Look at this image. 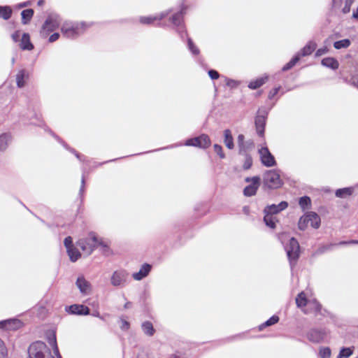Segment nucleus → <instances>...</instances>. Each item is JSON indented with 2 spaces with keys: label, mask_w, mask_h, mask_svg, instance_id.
<instances>
[{
  "label": "nucleus",
  "mask_w": 358,
  "mask_h": 358,
  "mask_svg": "<svg viewBox=\"0 0 358 358\" xmlns=\"http://www.w3.org/2000/svg\"><path fill=\"white\" fill-rule=\"evenodd\" d=\"M316 43L313 41H309L301 50V53L297 55L305 57L310 55L316 48Z\"/></svg>",
  "instance_id": "obj_20"
},
{
  "label": "nucleus",
  "mask_w": 358,
  "mask_h": 358,
  "mask_svg": "<svg viewBox=\"0 0 358 358\" xmlns=\"http://www.w3.org/2000/svg\"><path fill=\"white\" fill-rule=\"evenodd\" d=\"M358 244V241H351L349 242L347 241H341L338 245H347V244Z\"/></svg>",
  "instance_id": "obj_57"
},
{
  "label": "nucleus",
  "mask_w": 358,
  "mask_h": 358,
  "mask_svg": "<svg viewBox=\"0 0 358 358\" xmlns=\"http://www.w3.org/2000/svg\"><path fill=\"white\" fill-rule=\"evenodd\" d=\"M67 253L71 262H76L81 256L79 250L74 246L67 250Z\"/></svg>",
  "instance_id": "obj_26"
},
{
  "label": "nucleus",
  "mask_w": 358,
  "mask_h": 358,
  "mask_svg": "<svg viewBox=\"0 0 358 358\" xmlns=\"http://www.w3.org/2000/svg\"><path fill=\"white\" fill-rule=\"evenodd\" d=\"M336 244H329V245H322V246H320L317 250V254H322L324 253V252L327 251V250H331L334 245H336Z\"/></svg>",
  "instance_id": "obj_44"
},
{
  "label": "nucleus",
  "mask_w": 358,
  "mask_h": 358,
  "mask_svg": "<svg viewBox=\"0 0 358 358\" xmlns=\"http://www.w3.org/2000/svg\"><path fill=\"white\" fill-rule=\"evenodd\" d=\"M7 355V350L3 342L0 339V357H5Z\"/></svg>",
  "instance_id": "obj_47"
},
{
  "label": "nucleus",
  "mask_w": 358,
  "mask_h": 358,
  "mask_svg": "<svg viewBox=\"0 0 358 358\" xmlns=\"http://www.w3.org/2000/svg\"><path fill=\"white\" fill-rule=\"evenodd\" d=\"M188 146H195L201 148H208L210 145V140L208 135L201 134L198 137L188 139L185 143Z\"/></svg>",
  "instance_id": "obj_9"
},
{
  "label": "nucleus",
  "mask_w": 358,
  "mask_h": 358,
  "mask_svg": "<svg viewBox=\"0 0 358 358\" xmlns=\"http://www.w3.org/2000/svg\"><path fill=\"white\" fill-rule=\"evenodd\" d=\"M268 112L266 109H259L255 117L256 131L259 136H264Z\"/></svg>",
  "instance_id": "obj_7"
},
{
  "label": "nucleus",
  "mask_w": 358,
  "mask_h": 358,
  "mask_svg": "<svg viewBox=\"0 0 358 358\" xmlns=\"http://www.w3.org/2000/svg\"><path fill=\"white\" fill-rule=\"evenodd\" d=\"M120 321L122 323L120 328L124 331L128 330L129 328V323L124 319H121Z\"/></svg>",
  "instance_id": "obj_51"
},
{
  "label": "nucleus",
  "mask_w": 358,
  "mask_h": 358,
  "mask_svg": "<svg viewBox=\"0 0 358 358\" xmlns=\"http://www.w3.org/2000/svg\"><path fill=\"white\" fill-rule=\"evenodd\" d=\"M64 245L66 248V250L72 247H73V241H72V238L71 236H68L66 237L65 239H64Z\"/></svg>",
  "instance_id": "obj_48"
},
{
  "label": "nucleus",
  "mask_w": 358,
  "mask_h": 358,
  "mask_svg": "<svg viewBox=\"0 0 358 358\" xmlns=\"http://www.w3.org/2000/svg\"><path fill=\"white\" fill-rule=\"evenodd\" d=\"M252 165V159L251 156H250L248 155H245V162H244V164L243 166V169L245 170H248V169H250Z\"/></svg>",
  "instance_id": "obj_42"
},
{
  "label": "nucleus",
  "mask_w": 358,
  "mask_h": 358,
  "mask_svg": "<svg viewBox=\"0 0 358 358\" xmlns=\"http://www.w3.org/2000/svg\"><path fill=\"white\" fill-rule=\"evenodd\" d=\"M264 221L266 226L269 227L271 229H274L275 227V217L273 215H270L268 213H264Z\"/></svg>",
  "instance_id": "obj_31"
},
{
  "label": "nucleus",
  "mask_w": 358,
  "mask_h": 358,
  "mask_svg": "<svg viewBox=\"0 0 358 358\" xmlns=\"http://www.w3.org/2000/svg\"><path fill=\"white\" fill-rule=\"evenodd\" d=\"M76 284L82 294H88L91 292V284L83 276L78 277Z\"/></svg>",
  "instance_id": "obj_16"
},
{
  "label": "nucleus",
  "mask_w": 358,
  "mask_h": 358,
  "mask_svg": "<svg viewBox=\"0 0 358 358\" xmlns=\"http://www.w3.org/2000/svg\"><path fill=\"white\" fill-rule=\"evenodd\" d=\"M351 5H352L351 3H348L345 2V5L343 8V13H348L350 12Z\"/></svg>",
  "instance_id": "obj_55"
},
{
  "label": "nucleus",
  "mask_w": 358,
  "mask_h": 358,
  "mask_svg": "<svg viewBox=\"0 0 358 358\" xmlns=\"http://www.w3.org/2000/svg\"><path fill=\"white\" fill-rule=\"evenodd\" d=\"M86 29L85 23L64 22L61 28L62 33L69 38H74L84 32Z\"/></svg>",
  "instance_id": "obj_2"
},
{
  "label": "nucleus",
  "mask_w": 358,
  "mask_h": 358,
  "mask_svg": "<svg viewBox=\"0 0 358 358\" xmlns=\"http://www.w3.org/2000/svg\"><path fill=\"white\" fill-rule=\"evenodd\" d=\"M320 224V217L314 212H310L304 216H302L298 223L300 230H305L308 225H310L315 229H317L319 228Z\"/></svg>",
  "instance_id": "obj_4"
},
{
  "label": "nucleus",
  "mask_w": 358,
  "mask_h": 358,
  "mask_svg": "<svg viewBox=\"0 0 358 358\" xmlns=\"http://www.w3.org/2000/svg\"><path fill=\"white\" fill-rule=\"evenodd\" d=\"M300 59L299 55L294 56L288 63H287L282 69L283 71H286L292 69Z\"/></svg>",
  "instance_id": "obj_36"
},
{
  "label": "nucleus",
  "mask_w": 358,
  "mask_h": 358,
  "mask_svg": "<svg viewBox=\"0 0 358 358\" xmlns=\"http://www.w3.org/2000/svg\"><path fill=\"white\" fill-rule=\"evenodd\" d=\"M327 52V49L326 48H320L316 51L315 55L317 57H320V56L324 55Z\"/></svg>",
  "instance_id": "obj_52"
},
{
  "label": "nucleus",
  "mask_w": 358,
  "mask_h": 358,
  "mask_svg": "<svg viewBox=\"0 0 358 358\" xmlns=\"http://www.w3.org/2000/svg\"><path fill=\"white\" fill-rule=\"evenodd\" d=\"M12 9L9 6H0V18L8 20L10 17Z\"/></svg>",
  "instance_id": "obj_30"
},
{
  "label": "nucleus",
  "mask_w": 358,
  "mask_h": 358,
  "mask_svg": "<svg viewBox=\"0 0 358 358\" xmlns=\"http://www.w3.org/2000/svg\"><path fill=\"white\" fill-rule=\"evenodd\" d=\"M20 36V31H17L11 35V37L15 42H17L19 40Z\"/></svg>",
  "instance_id": "obj_54"
},
{
  "label": "nucleus",
  "mask_w": 358,
  "mask_h": 358,
  "mask_svg": "<svg viewBox=\"0 0 358 358\" xmlns=\"http://www.w3.org/2000/svg\"><path fill=\"white\" fill-rule=\"evenodd\" d=\"M308 305L309 308L316 313L321 311L322 306L317 300L313 299L312 301H309Z\"/></svg>",
  "instance_id": "obj_37"
},
{
  "label": "nucleus",
  "mask_w": 358,
  "mask_h": 358,
  "mask_svg": "<svg viewBox=\"0 0 358 358\" xmlns=\"http://www.w3.org/2000/svg\"><path fill=\"white\" fill-rule=\"evenodd\" d=\"M15 58L14 57L12 58L11 62H12L13 64L15 63Z\"/></svg>",
  "instance_id": "obj_64"
},
{
  "label": "nucleus",
  "mask_w": 358,
  "mask_h": 358,
  "mask_svg": "<svg viewBox=\"0 0 358 358\" xmlns=\"http://www.w3.org/2000/svg\"><path fill=\"white\" fill-rule=\"evenodd\" d=\"M353 192V188L352 187H345L342 189H338L336 191V196L337 197L345 198L348 196H350Z\"/></svg>",
  "instance_id": "obj_28"
},
{
  "label": "nucleus",
  "mask_w": 358,
  "mask_h": 358,
  "mask_svg": "<svg viewBox=\"0 0 358 358\" xmlns=\"http://www.w3.org/2000/svg\"><path fill=\"white\" fill-rule=\"evenodd\" d=\"M49 343L50 345H52V347L53 348V352L55 354V355L57 357H58V354H59V352L58 347L57 345L55 335L53 334L52 338H49Z\"/></svg>",
  "instance_id": "obj_40"
},
{
  "label": "nucleus",
  "mask_w": 358,
  "mask_h": 358,
  "mask_svg": "<svg viewBox=\"0 0 358 358\" xmlns=\"http://www.w3.org/2000/svg\"><path fill=\"white\" fill-rule=\"evenodd\" d=\"M34 15V10L33 9H26L22 11L21 16H22V23L23 24H27L31 19L32 16Z\"/></svg>",
  "instance_id": "obj_25"
},
{
  "label": "nucleus",
  "mask_w": 358,
  "mask_h": 358,
  "mask_svg": "<svg viewBox=\"0 0 358 358\" xmlns=\"http://www.w3.org/2000/svg\"><path fill=\"white\" fill-rule=\"evenodd\" d=\"M355 0H345V2L346 3H351L352 4V3L354 2Z\"/></svg>",
  "instance_id": "obj_63"
},
{
  "label": "nucleus",
  "mask_w": 358,
  "mask_h": 358,
  "mask_svg": "<svg viewBox=\"0 0 358 358\" xmlns=\"http://www.w3.org/2000/svg\"><path fill=\"white\" fill-rule=\"evenodd\" d=\"M299 203L303 209L308 208L310 205V199L308 196L301 197Z\"/></svg>",
  "instance_id": "obj_39"
},
{
  "label": "nucleus",
  "mask_w": 358,
  "mask_h": 358,
  "mask_svg": "<svg viewBox=\"0 0 358 358\" xmlns=\"http://www.w3.org/2000/svg\"><path fill=\"white\" fill-rule=\"evenodd\" d=\"M169 13H162L159 15L155 17H141L140 22L143 24H151L155 20H160L168 15Z\"/></svg>",
  "instance_id": "obj_22"
},
{
  "label": "nucleus",
  "mask_w": 358,
  "mask_h": 358,
  "mask_svg": "<svg viewBox=\"0 0 358 358\" xmlns=\"http://www.w3.org/2000/svg\"><path fill=\"white\" fill-rule=\"evenodd\" d=\"M59 37V34L58 33H54L49 38V41L50 43L56 41Z\"/></svg>",
  "instance_id": "obj_53"
},
{
  "label": "nucleus",
  "mask_w": 358,
  "mask_h": 358,
  "mask_svg": "<svg viewBox=\"0 0 358 358\" xmlns=\"http://www.w3.org/2000/svg\"><path fill=\"white\" fill-rule=\"evenodd\" d=\"M326 332L324 330L313 329L307 334L309 341L313 343H320L324 339Z\"/></svg>",
  "instance_id": "obj_13"
},
{
  "label": "nucleus",
  "mask_w": 358,
  "mask_h": 358,
  "mask_svg": "<svg viewBox=\"0 0 358 358\" xmlns=\"http://www.w3.org/2000/svg\"><path fill=\"white\" fill-rule=\"evenodd\" d=\"M70 312L73 314L77 315H88L90 309L88 307L83 305H72L69 307Z\"/></svg>",
  "instance_id": "obj_18"
},
{
  "label": "nucleus",
  "mask_w": 358,
  "mask_h": 358,
  "mask_svg": "<svg viewBox=\"0 0 358 358\" xmlns=\"http://www.w3.org/2000/svg\"><path fill=\"white\" fill-rule=\"evenodd\" d=\"M264 184L270 189H277L282 185L280 173L276 170L267 171L264 175Z\"/></svg>",
  "instance_id": "obj_5"
},
{
  "label": "nucleus",
  "mask_w": 358,
  "mask_h": 358,
  "mask_svg": "<svg viewBox=\"0 0 358 358\" xmlns=\"http://www.w3.org/2000/svg\"><path fill=\"white\" fill-rule=\"evenodd\" d=\"M131 306V302H127L125 304H124V308H130Z\"/></svg>",
  "instance_id": "obj_61"
},
{
  "label": "nucleus",
  "mask_w": 358,
  "mask_h": 358,
  "mask_svg": "<svg viewBox=\"0 0 358 358\" xmlns=\"http://www.w3.org/2000/svg\"><path fill=\"white\" fill-rule=\"evenodd\" d=\"M320 355L322 358H329L331 356V350L328 348H324L320 350Z\"/></svg>",
  "instance_id": "obj_45"
},
{
  "label": "nucleus",
  "mask_w": 358,
  "mask_h": 358,
  "mask_svg": "<svg viewBox=\"0 0 358 358\" xmlns=\"http://www.w3.org/2000/svg\"><path fill=\"white\" fill-rule=\"evenodd\" d=\"M352 16L354 18H356L358 20V8H357V10L353 13Z\"/></svg>",
  "instance_id": "obj_60"
},
{
  "label": "nucleus",
  "mask_w": 358,
  "mask_h": 358,
  "mask_svg": "<svg viewBox=\"0 0 358 358\" xmlns=\"http://www.w3.org/2000/svg\"><path fill=\"white\" fill-rule=\"evenodd\" d=\"M213 148H214V151L220 156V158L224 159L225 157V155L222 151V148L221 145L215 144Z\"/></svg>",
  "instance_id": "obj_46"
},
{
  "label": "nucleus",
  "mask_w": 358,
  "mask_h": 358,
  "mask_svg": "<svg viewBox=\"0 0 358 358\" xmlns=\"http://www.w3.org/2000/svg\"><path fill=\"white\" fill-rule=\"evenodd\" d=\"M224 143L228 149H233L234 148V138L231 132L229 129H226L224 131Z\"/></svg>",
  "instance_id": "obj_21"
},
{
  "label": "nucleus",
  "mask_w": 358,
  "mask_h": 358,
  "mask_svg": "<svg viewBox=\"0 0 358 358\" xmlns=\"http://www.w3.org/2000/svg\"><path fill=\"white\" fill-rule=\"evenodd\" d=\"M308 302L303 292L299 293L296 298V303L299 308L305 307Z\"/></svg>",
  "instance_id": "obj_27"
},
{
  "label": "nucleus",
  "mask_w": 358,
  "mask_h": 358,
  "mask_svg": "<svg viewBox=\"0 0 358 358\" xmlns=\"http://www.w3.org/2000/svg\"><path fill=\"white\" fill-rule=\"evenodd\" d=\"M141 327H142V330L144 332V334L149 336H153L155 332L153 325L150 322H148V321L144 322L142 324Z\"/></svg>",
  "instance_id": "obj_24"
},
{
  "label": "nucleus",
  "mask_w": 358,
  "mask_h": 358,
  "mask_svg": "<svg viewBox=\"0 0 358 358\" xmlns=\"http://www.w3.org/2000/svg\"><path fill=\"white\" fill-rule=\"evenodd\" d=\"M24 76H25V71L24 70L20 71L16 75V82L17 85L19 87H22L24 86Z\"/></svg>",
  "instance_id": "obj_35"
},
{
  "label": "nucleus",
  "mask_w": 358,
  "mask_h": 358,
  "mask_svg": "<svg viewBox=\"0 0 358 358\" xmlns=\"http://www.w3.org/2000/svg\"><path fill=\"white\" fill-rule=\"evenodd\" d=\"M10 141V137L7 134L0 135V150H4Z\"/></svg>",
  "instance_id": "obj_32"
},
{
  "label": "nucleus",
  "mask_w": 358,
  "mask_h": 358,
  "mask_svg": "<svg viewBox=\"0 0 358 358\" xmlns=\"http://www.w3.org/2000/svg\"><path fill=\"white\" fill-rule=\"evenodd\" d=\"M208 75L210 77V78L213 79V80L217 79L219 78V76H220L218 72L216 71L215 70H210V71H208Z\"/></svg>",
  "instance_id": "obj_50"
},
{
  "label": "nucleus",
  "mask_w": 358,
  "mask_h": 358,
  "mask_svg": "<svg viewBox=\"0 0 358 358\" xmlns=\"http://www.w3.org/2000/svg\"><path fill=\"white\" fill-rule=\"evenodd\" d=\"M137 358H150L148 355L142 353L138 355Z\"/></svg>",
  "instance_id": "obj_59"
},
{
  "label": "nucleus",
  "mask_w": 358,
  "mask_h": 358,
  "mask_svg": "<svg viewBox=\"0 0 358 358\" xmlns=\"http://www.w3.org/2000/svg\"><path fill=\"white\" fill-rule=\"evenodd\" d=\"M20 47L23 50H31L34 49V45L30 41L29 34L24 33L22 34Z\"/></svg>",
  "instance_id": "obj_19"
},
{
  "label": "nucleus",
  "mask_w": 358,
  "mask_h": 358,
  "mask_svg": "<svg viewBox=\"0 0 358 358\" xmlns=\"http://www.w3.org/2000/svg\"><path fill=\"white\" fill-rule=\"evenodd\" d=\"M279 320V317L276 315L272 316L269 320L266 321L262 325L264 327H268L277 323Z\"/></svg>",
  "instance_id": "obj_43"
},
{
  "label": "nucleus",
  "mask_w": 358,
  "mask_h": 358,
  "mask_svg": "<svg viewBox=\"0 0 358 358\" xmlns=\"http://www.w3.org/2000/svg\"><path fill=\"white\" fill-rule=\"evenodd\" d=\"M182 11H180L173 15L171 18L172 23L176 26H180L182 23Z\"/></svg>",
  "instance_id": "obj_38"
},
{
  "label": "nucleus",
  "mask_w": 358,
  "mask_h": 358,
  "mask_svg": "<svg viewBox=\"0 0 358 358\" xmlns=\"http://www.w3.org/2000/svg\"><path fill=\"white\" fill-rule=\"evenodd\" d=\"M322 64L334 70L337 69L339 66L338 61L333 57L324 58L322 60Z\"/></svg>",
  "instance_id": "obj_23"
},
{
  "label": "nucleus",
  "mask_w": 358,
  "mask_h": 358,
  "mask_svg": "<svg viewBox=\"0 0 358 358\" xmlns=\"http://www.w3.org/2000/svg\"><path fill=\"white\" fill-rule=\"evenodd\" d=\"M238 146L239 148V154L243 155L249 149L254 147L252 141H245V136L243 134H239L237 137Z\"/></svg>",
  "instance_id": "obj_14"
},
{
  "label": "nucleus",
  "mask_w": 358,
  "mask_h": 358,
  "mask_svg": "<svg viewBox=\"0 0 358 358\" xmlns=\"http://www.w3.org/2000/svg\"><path fill=\"white\" fill-rule=\"evenodd\" d=\"M259 154L262 163L267 167H271L276 164L274 157L270 152L267 147H262L259 150Z\"/></svg>",
  "instance_id": "obj_11"
},
{
  "label": "nucleus",
  "mask_w": 358,
  "mask_h": 358,
  "mask_svg": "<svg viewBox=\"0 0 358 358\" xmlns=\"http://www.w3.org/2000/svg\"><path fill=\"white\" fill-rule=\"evenodd\" d=\"M280 87H275L268 93V99H272L279 92Z\"/></svg>",
  "instance_id": "obj_49"
},
{
  "label": "nucleus",
  "mask_w": 358,
  "mask_h": 358,
  "mask_svg": "<svg viewBox=\"0 0 358 358\" xmlns=\"http://www.w3.org/2000/svg\"><path fill=\"white\" fill-rule=\"evenodd\" d=\"M43 3H44V1H43V0H39V1H38V6H42V5L43 4Z\"/></svg>",
  "instance_id": "obj_62"
},
{
  "label": "nucleus",
  "mask_w": 358,
  "mask_h": 358,
  "mask_svg": "<svg viewBox=\"0 0 358 358\" xmlns=\"http://www.w3.org/2000/svg\"><path fill=\"white\" fill-rule=\"evenodd\" d=\"M151 270V266L148 264H143L140 268L139 271L133 273L132 276L136 280H141L146 277Z\"/></svg>",
  "instance_id": "obj_17"
},
{
  "label": "nucleus",
  "mask_w": 358,
  "mask_h": 358,
  "mask_svg": "<svg viewBox=\"0 0 358 358\" xmlns=\"http://www.w3.org/2000/svg\"><path fill=\"white\" fill-rule=\"evenodd\" d=\"M352 84L358 87V74L352 76Z\"/></svg>",
  "instance_id": "obj_56"
},
{
  "label": "nucleus",
  "mask_w": 358,
  "mask_h": 358,
  "mask_svg": "<svg viewBox=\"0 0 358 358\" xmlns=\"http://www.w3.org/2000/svg\"><path fill=\"white\" fill-rule=\"evenodd\" d=\"M76 244L87 256L90 255L94 250L99 245L103 248L107 247V245L102 240H99L93 232L89 234V238L78 240Z\"/></svg>",
  "instance_id": "obj_1"
},
{
  "label": "nucleus",
  "mask_w": 358,
  "mask_h": 358,
  "mask_svg": "<svg viewBox=\"0 0 358 358\" xmlns=\"http://www.w3.org/2000/svg\"><path fill=\"white\" fill-rule=\"evenodd\" d=\"M267 79H268L267 76L257 78L256 80L251 81L249 83L248 87L252 90L257 89L259 87H261L263 84H264L265 82L267 80Z\"/></svg>",
  "instance_id": "obj_29"
},
{
  "label": "nucleus",
  "mask_w": 358,
  "mask_h": 358,
  "mask_svg": "<svg viewBox=\"0 0 358 358\" xmlns=\"http://www.w3.org/2000/svg\"><path fill=\"white\" fill-rule=\"evenodd\" d=\"M60 24L59 17L57 15H50L45 21L42 29L43 31H52L56 29Z\"/></svg>",
  "instance_id": "obj_12"
},
{
  "label": "nucleus",
  "mask_w": 358,
  "mask_h": 358,
  "mask_svg": "<svg viewBox=\"0 0 358 358\" xmlns=\"http://www.w3.org/2000/svg\"><path fill=\"white\" fill-rule=\"evenodd\" d=\"M285 250L291 267H292L299 257L300 246L296 239L291 238L289 243L285 247Z\"/></svg>",
  "instance_id": "obj_6"
},
{
  "label": "nucleus",
  "mask_w": 358,
  "mask_h": 358,
  "mask_svg": "<svg viewBox=\"0 0 358 358\" xmlns=\"http://www.w3.org/2000/svg\"><path fill=\"white\" fill-rule=\"evenodd\" d=\"M29 358H54L47 345L41 341L33 343L28 350Z\"/></svg>",
  "instance_id": "obj_3"
},
{
  "label": "nucleus",
  "mask_w": 358,
  "mask_h": 358,
  "mask_svg": "<svg viewBox=\"0 0 358 358\" xmlns=\"http://www.w3.org/2000/svg\"><path fill=\"white\" fill-rule=\"evenodd\" d=\"M353 349L352 348H343L341 350L337 358H348L350 357L353 353Z\"/></svg>",
  "instance_id": "obj_33"
},
{
  "label": "nucleus",
  "mask_w": 358,
  "mask_h": 358,
  "mask_svg": "<svg viewBox=\"0 0 358 358\" xmlns=\"http://www.w3.org/2000/svg\"><path fill=\"white\" fill-rule=\"evenodd\" d=\"M84 187H85V178L83 177L82 180H81V187H80V192H83Z\"/></svg>",
  "instance_id": "obj_58"
},
{
  "label": "nucleus",
  "mask_w": 358,
  "mask_h": 358,
  "mask_svg": "<svg viewBox=\"0 0 358 358\" xmlns=\"http://www.w3.org/2000/svg\"><path fill=\"white\" fill-rule=\"evenodd\" d=\"M288 206V203L286 201H281L278 205L271 204L270 206H267L264 212V213H268L270 215H274L280 213V211L285 210Z\"/></svg>",
  "instance_id": "obj_15"
},
{
  "label": "nucleus",
  "mask_w": 358,
  "mask_h": 358,
  "mask_svg": "<svg viewBox=\"0 0 358 358\" xmlns=\"http://www.w3.org/2000/svg\"><path fill=\"white\" fill-rule=\"evenodd\" d=\"M245 182H251V184L244 188V195L246 196H251L255 195L260 185V178L258 176L246 178Z\"/></svg>",
  "instance_id": "obj_10"
},
{
  "label": "nucleus",
  "mask_w": 358,
  "mask_h": 358,
  "mask_svg": "<svg viewBox=\"0 0 358 358\" xmlns=\"http://www.w3.org/2000/svg\"><path fill=\"white\" fill-rule=\"evenodd\" d=\"M187 43H188V48H189V50L194 55H198L199 53V50L195 46L192 40L190 38H188Z\"/></svg>",
  "instance_id": "obj_41"
},
{
  "label": "nucleus",
  "mask_w": 358,
  "mask_h": 358,
  "mask_svg": "<svg viewBox=\"0 0 358 358\" xmlns=\"http://www.w3.org/2000/svg\"><path fill=\"white\" fill-rule=\"evenodd\" d=\"M350 41L349 39H343L336 41L334 43V47L336 49L347 48L350 45Z\"/></svg>",
  "instance_id": "obj_34"
},
{
  "label": "nucleus",
  "mask_w": 358,
  "mask_h": 358,
  "mask_svg": "<svg viewBox=\"0 0 358 358\" xmlns=\"http://www.w3.org/2000/svg\"><path fill=\"white\" fill-rule=\"evenodd\" d=\"M129 273L124 270H117L113 272L110 278V283L115 287H123L127 282Z\"/></svg>",
  "instance_id": "obj_8"
}]
</instances>
